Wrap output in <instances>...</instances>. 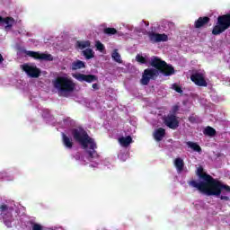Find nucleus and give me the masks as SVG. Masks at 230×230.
<instances>
[{
  "label": "nucleus",
  "mask_w": 230,
  "mask_h": 230,
  "mask_svg": "<svg viewBox=\"0 0 230 230\" xmlns=\"http://www.w3.org/2000/svg\"><path fill=\"white\" fill-rule=\"evenodd\" d=\"M172 89L176 91V93H179L180 94H182V88L177 84L172 85Z\"/></svg>",
  "instance_id": "obj_29"
},
{
  "label": "nucleus",
  "mask_w": 230,
  "mask_h": 230,
  "mask_svg": "<svg viewBox=\"0 0 230 230\" xmlns=\"http://www.w3.org/2000/svg\"><path fill=\"white\" fill-rule=\"evenodd\" d=\"M159 76V69L152 66L151 68H146L142 74L140 84L142 85H148L150 80H157Z\"/></svg>",
  "instance_id": "obj_7"
},
{
  "label": "nucleus",
  "mask_w": 230,
  "mask_h": 230,
  "mask_svg": "<svg viewBox=\"0 0 230 230\" xmlns=\"http://www.w3.org/2000/svg\"><path fill=\"white\" fill-rule=\"evenodd\" d=\"M187 146H189V148H191V150H193L194 152H198L199 154L202 152V147H200V146L195 142L189 141L187 142Z\"/></svg>",
  "instance_id": "obj_23"
},
{
  "label": "nucleus",
  "mask_w": 230,
  "mask_h": 230,
  "mask_svg": "<svg viewBox=\"0 0 230 230\" xmlns=\"http://www.w3.org/2000/svg\"><path fill=\"white\" fill-rule=\"evenodd\" d=\"M172 114H177V111H179V106L178 105H174L173 107H172Z\"/></svg>",
  "instance_id": "obj_33"
},
{
  "label": "nucleus",
  "mask_w": 230,
  "mask_h": 230,
  "mask_svg": "<svg viewBox=\"0 0 230 230\" xmlns=\"http://www.w3.org/2000/svg\"><path fill=\"white\" fill-rule=\"evenodd\" d=\"M93 91H99L100 90V85L98 84H93L92 85Z\"/></svg>",
  "instance_id": "obj_32"
},
{
  "label": "nucleus",
  "mask_w": 230,
  "mask_h": 230,
  "mask_svg": "<svg viewBox=\"0 0 230 230\" xmlns=\"http://www.w3.org/2000/svg\"><path fill=\"white\" fill-rule=\"evenodd\" d=\"M174 166L177 169V172H182V170H184V160L181 157L176 158L174 160Z\"/></svg>",
  "instance_id": "obj_20"
},
{
  "label": "nucleus",
  "mask_w": 230,
  "mask_h": 230,
  "mask_svg": "<svg viewBox=\"0 0 230 230\" xmlns=\"http://www.w3.org/2000/svg\"><path fill=\"white\" fill-rule=\"evenodd\" d=\"M53 86L61 94H64L66 93H73L75 91V88L76 87V84L75 82H73V79L66 76H58L56 79L52 82Z\"/></svg>",
  "instance_id": "obj_5"
},
{
  "label": "nucleus",
  "mask_w": 230,
  "mask_h": 230,
  "mask_svg": "<svg viewBox=\"0 0 230 230\" xmlns=\"http://www.w3.org/2000/svg\"><path fill=\"white\" fill-rule=\"evenodd\" d=\"M24 53L27 55V57L34 58V60H45V62H53V56L51 54L35 52L31 50H25Z\"/></svg>",
  "instance_id": "obj_8"
},
{
  "label": "nucleus",
  "mask_w": 230,
  "mask_h": 230,
  "mask_svg": "<svg viewBox=\"0 0 230 230\" xmlns=\"http://www.w3.org/2000/svg\"><path fill=\"white\" fill-rule=\"evenodd\" d=\"M13 22H15V20L12 17L2 18V24H6L5 30L12 28L13 26Z\"/></svg>",
  "instance_id": "obj_21"
},
{
  "label": "nucleus",
  "mask_w": 230,
  "mask_h": 230,
  "mask_svg": "<svg viewBox=\"0 0 230 230\" xmlns=\"http://www.w3.org/2000/svg\"><path fill=\"white\" fill-rule=\"evenodd\" d=\"M211 18H209L208 16L199 17L198 18V20L195 21L194 28H196V30H200V28H206V26L209 24Z\"/></svg>",
  "instance_id": "obj_14"
},
{
  "label": "nucleus",
  "mask_w": 230,
  "mask_h": 230,
  "mask_svg": "<svg viewBox=\"0 0 230 230\" xmlns=\"http://www.w3.org/2000/svg\"><path fill=\"white\" fill-rule=\"evenodd\" d=\"M74 78L78 82H87V84H93L98 80V76L94 75H85V74H75Z\"/></svg>",
  "instance_id": "obj_13"
},
{
  "label": "nucleus",
  "mask_w": 230,
  "mask_h": 230,
  "mask_svg": "<svg viewBox=\"0 0 230 230\" xmlns=\"http://www.w3.org/2000/svg\"><path fill=\"white\" fill-rule=\"evenodd\" d=\"M62 143L66 148H68L71 150L73 148V138L66 135L65 133H62Z\"/></svg>",
  "instance_id": "obj_17"
},
{
  "label": "nucleus",
  "mask_w": 230,
  "mask_h": 230,
  "mask_svg": "<svg viewBox=\"0 0 230 230\" xmlns=\"http://www.w3.org/2000/svg\"><path fill=\"white\" fill-rule=\"evenodd\" d=\"M82 55L84 56L86 60H91V58H94V51L93 49H86L82 51Z\"/></svg>",
  "instance_id": "obj_24"
},
{
  "label": "nucleus",
  "mask_w": 230,
  "mask_h": 230,
  "mask_svg": "<svg viewBox=\"0 0 230 230\" xmlns=\"http://www.w3.org/2000/svg\"><path fill=\"white\" fill-rule=\"evenodd\" d=\"M42 229H43V227L40 224L35 223L32 226V230H42Z\"/></svg>",
  "instance_id": "obj_31"
},
{
  "label": "nucleus",
  "mask_w": 230,
  "mask_h": 230,
  "mask_svg": "<svg viewBox=\"0 0 230 230\" xmlns=\"http://www.w3.org/2000/svg\"><path fill=\"white\" fill-rule=\"evenodd\" d=\"M95 48H97L98 51H103V49H105V46L100 41H96Z\"/></svg>",
  "instance_id": "obj_28"
},
{
  "label": "nucleus",
  "mask_w": 230,
  "mask_h": 230,
  "mask_svg": "<svg viewBox=\"0 0 230 230\" xmlns=\"http://www.w3.org/2000/svg\"><path fill=\"white\" fill-rule=\"evenodd\" d=\"M149 64L151 67L158 69L159 75H164V76H172V75H175V68L173 66L166 63V61L161 59L159 57L154 56Z\"/></svg>",
  "instance_id": "obj_4"
},
{
  "label": "nucleus",
  "mask_w": 230,
  "mask_h": 230,
  "mask_svg": "<svg viewBox=\"0 0 230 230\" xmlns=\"http://www.w3.org/2000/svg\"><path fill=\"white\" fill-rule=\"evenodd\" d=\"M3 62H4V58L3 55L0 53V64H3Z\"/></svg>",
  "instance_id": "obj_35"
},
{
  "label": "nucleus",
  "mask_w": 230,
  "mask_h": 230,
  "mask_svg": "<svg viewBox=\"0 0 230 230\" xmlns=\"http://www.w3.org/2000/svg\"><path fill=\"white\" fill-rule=\"evenodd\" d=\"M71 135L76 143H79L84 150H87L90 145V150H87L86 153L88 154V160L91 161L92 159H98V152H96V142H94L93 138L89 137L87 131L82 128H72Z\"/></svg>",
  "instance_id": "obj_1"
},
{
  "label": "nucleus",
  "mask_w": 230,
  "mask_h": 230,
  "mask_svg": "<svg viewBox=\"0 0 230 230\" xmlns=\"http://www.w3.org/2000/svg\"><path fill=\"white\" fill-rule=\"evenodd\" d=\"M190 80L198 85V87H208V82L206 81V77H204V74L196 72L190 75Z\"/></svg>",
  "instance_id": "obj_10"
},
{
  "label": "nucleus",
  "mask_w": 230,
  "mask_h": 230,
  "mask_svg": "<svg viewBox=\"0 0 230 230\" xmlns=\"http://www.w3.org/2000/svg\"><path fill=\"white\" fill-rule=\"evenodd\" d=\"M204 136H208L209 137H215L217 136V129L212 128L211 126H208L204 130H203Z\"/></svg>",
  "instance_id": "obj_19"
},
{
  "label": "nucleus",
  "mask_w": 230,
  "mask_h": 230,
  "mask_svg": "<svg viewBox=\"0 0 230 230\" xmlns=\"http://www.w3.org/2000/svg\"><path fill=\"white\" fill-rule=\"evenodd\" d=\"M111 58H113V60L115 62H118V64H121V56L119 55V53L118 52L117 49H115L112 54H111Z\"/></svg>",
  "instance_id": "obj_25"
},
{
  "label": "nucleus",
  "mask_w": 230,
  "mask_h": 230,
  "mask_svg": "<svg viewBox=\"0 0 230 230\" xmlns=\"http://www.w3.org/2000/svg\"><path fill=\"white\" fill-rule=\"evenodd\" d=\"M199 177L203 180V181H197L195 180L190 181L188 182L189 186L191 188H196L201 193H204L208 188L211 185V182L215 181V178L208 173H204V168L199 167L197 170Z\"/></svg>",
  "instance_id": "obj_3"
},
{
  "label": "nucleus",
  "mask_w": 230,
  "mask_h": 230,
  "mask_svg": "<svg viewBox=\"0 0 230 230\" xmlns=\"http://www.w3.org/2000/svg\"><path fill=\"white\" fill-rule=\"evenodd\" d=\"M103 33L106 35H116V33H118V30L115 28L108 27L103 30Z\"/></svg>",
  "instance_id": "obj_26"
},
{
  "label": "nucleus",
  "mask_w": 230,
  "mask_h": 230,
  "mask_svg": "<svg viewBox=\"0 0 230 230\" xmlns=\"http://www.w3.org/2000/svg\"><path fill=\"white\" fill-rule=\"evenodd\" d=\"M0 24H3V17L0 16Z\"/></svg>",
  "instance_id": "obj_36"
},
{
  "label": "nucleus",
  "mask_w": 230,
  "mask_h": 230,
  "mask_svg": "<svg viewBox=\"0 0 230 230\" xmlns=\"http://www.w3.org/2000/svg\"><path fill=\"white\" fill-rule=\"evenodd\" d=\"M84 67H85V62L79 59L72 62V64L70 65V69L72 71H78V69H84Z\"/></svg>",
  "instance_id": "obj_16"
},
{
  "label": "nucleus",
  "mask_w": 230,
  "mask_h": 230,
  "mask_svg": "<svg viewBox=\"0 0 230 230\" xmlns=\"http://www.w3.org/2000/svg\"><path fill=\"white\" fill-rule=\"evenodd\" d=\"M22 71L30 76V78H39L42 73L36 66H31L29 64H23L22 66Z\"/></svg>",
  "instance_id": "obj_9"
},
{
  "label": "nucleus",
  "mask_w": 230,
  "mask_h": 230,
  "mask_svg": "<svg viewBox=\"0 0 230 230\" xmlns=\"http://www.w3.org/2000/svg\"><path fill=\"white\" fill-rule=\"evenodd\" d=\"M205 195L208 197L214 196L220 199L224 202L230 201V186L222 183V181L216 180L215 181H211L210 185L207 188V190L203 192Z\"/></svg>",
  "instance_id": "obj_2"
},
{
  "label": "nucleus",
  "mask_w": 230,
  "mask_h": 230,
  "mask_svg": "<svg viewBox=\"0 0 230 230\" xmlns=\"http://www.w3.org/2000/svg\"><path fill=\"white\" fill-rule=\"evenodd\" d=\"M75 44L78 49H85V48H91L90 40H77Z\"/></svg>",
  "instance_id": "obj_22"
},
{
  "label": "nucleus",
  "mask_w": 230,
  "mask_h": 230,
  "mask_svg": "<svg viewBox=\"0 0 230 230\" xmlns=\"http://www.w3.org/2000/svg\"><path fill=\"white\" fill-rule=\"evenodd\" d=\"M189 121L190 123H195V121H197V119H195V117H189Z\"/></svg>",
  "instance_id": "obj_34"
},
{
  "label": "nucleus",
  "mask_w": 230,
  "mask_h": 230,
  "mask_svg": "<svg viewBox=\"0 0 230 230\" xmlns=\"http://www.w3.org/2000/svg\"><path fill=\"white\" fill-rule=\"evenodd\" d=\"M164 123L172 130H177L179 128V119L175 114H169L164 119Z\"/></svg>",
  "instance_id": "obj_11"
},
{
  "label": "nucleus",
  "mask_w": 230,
  "mask_h": 230,
  "mask_svg": "<svg viewBox=\"0 0 230 230\" xmlns=\"http://www.w3.org/2000/svg\"><path fill=\"white\" fill-rule=\"evenodd\" d=\"M166 136V129L163 128H158L155 130L153 137L155 141H163V138Z\"/></svg>",
  "instance_id": "obj_15"
},
{
  "label": "nucleus",
  "mask_w": 230,
  "mask_h": 230,
  "mask_svg": "<svg viewBox=\"0 0 230 230\" xmlns=\"http://www.w3.org/2000/svg\"><path fill=\"white\" fill-rule=\"evenodd\" d=\"M230 28V13L223 14L217 17V25L212 29V35H221L226 30Z\"/></svg>",
  "instance_id": "obj_6"
},
{
  "label": "nucleus",
  "mask_w": 230,
  "mask_h": 230,
  "mask_svg": "<svg viewBox=\"0 0 230 230\" xmlns=\"http://www.w3.org/2000/svg\"><path fill=\"white\" fill-rule=\"evenodd\" d=\"M119 143L121 145V146H124L127 148V146H129L132 143V137L128 136L126 137H122L119 138Z\"/></svg>",
  "instance_id": "obj_18"
},
{
  "label": "nucleus",
  "mask_w": 230,
  "mask_h": 230,
  "mask_svg": "<svg viewBox=\"0 0 230 230\" xmlns=\"http://www.w3.org/2000/svg\"><path fill=\"white\" fill-rule=\"evenodd\" d=\"M136 60L137 62H139V64H146V58L141 55H137Z\"/></svg>",
  "instance_id": "obj_27"
},
{
  "label": "nucleus",
  "mask_w": 230,
  "mask_h": 230,
  "mask_svg": "<svg viewBox=\"0 0 230 230\" xmlns=\"http://www.w3.org/2000/svg\"><path fill=\"white\" fill-rule=\"evenodd\" d=\"M0 211L1 213H6V211H8V205H1L0 206Z\"/></svg>",
  "instance_id": "obj_30"
},
{
  "label": "nucleus",
  "mask_w": 230,
  "mask_h": 230,
  "mask_svg": "<svg viewBox=\"0 0 230 230\" xmlns=\"http://www.w3.org/2000/svg\"><path fill=\"white\" fill-rule=\"evenodd\" d=\"M147 37L152 44H157V42H166L168 40V35L159 34L154 31H148Z\"/></svg>",
  "instance_id": "obj_12"
}]
</instances>
